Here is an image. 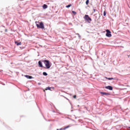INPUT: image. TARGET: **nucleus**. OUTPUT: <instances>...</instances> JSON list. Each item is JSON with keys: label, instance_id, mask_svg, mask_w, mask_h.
Here are the masks:
<instances>
[{"label": "nucleus", "instance_id": "f257e3e1", "mask_svg": "<svg viewBox=\"0 0 130 130\" xmlns=\"http://www.w3.org/2000/svg\"><path fill=\"white\" fill-rule=\"evenodd\" d=\"M36 24L37 28H39L40 29H44V24H43V22L36 21Z\"/></svg>", "mask_w": 130, "mask_h": 130}, {"label": "nucleus", "instance_id": "f03ea898", "mask_svg": "<svg viewBox=\"0 0 130 130\" xmlns=\"http://www.w3.org/2000/svg\"><path fill=\"white\" fill-rule=\"evenodd\" d=\"M84 19L85 21H87L88 23H91V22H92V19H91L88 15H85L84 17Z\"/></svg>", "mask_w": 130, "mask_h": 130}, {"label": "nucleus", "instance_id": "7ed1b4c3", "mask_svg": "<svg viewBox=\"0 0 130 130\" xmlns=\"http://www.w3.org/2000/svg\"><path fill=\"white\" fill-rule=\"evenodd\" d=\"M44 62L46 67L47 69H50V67H51L50 66V63H49V61L47 60H44Z\"/></svg>", "mask_w": 130, "mask_h": 130}, {"label": "nucleus", "instance_id": "20e7f679", "mask_svg": "<svg viewBox=\"0 0 130 130\" xmlns=\"http://www.w3.org/2000/svg\"><path fill=\"white\" fill-rule=\"evenodd\" d=\"M94 13H96V14L94 15V16L95 17V19H97V16L99 15V11L95 9H93V12H92V14H94Z\"/></svg>", "mask_w": 130, "mask_h": 130}, {"label": "nucleus", "instance_id": "39448f33", "mask_svg": "<svg viewBox=\"0 0 130 130\" xmlns=\"http://www.w3.org/2000/svg\"><path fill=\"white\" fill-rule=\"evenodd\" d=\"M106 32H107L106 34V36L107 37H111L112 35H111V32L110 31V30H109V29H107Z\"/></svg>", "mask_w": 130, "mask_h": 130}, {"label": "nucleus", "instance_id": "423d86ee", "mask_svg": "<svg viewBox=\"0 0 130 130\" xmlns=\"http://www.w3.org/2000/svg\"><path fill=\"white\" fill-rule=\"evenodd\" d=\"M106 89H107L108 90H112L113 88L111 86H108L106 87Z\"/></svg>", "mask_w": 130, "mask_h": 130}, {"label": "nucleus", "instance_id": "0eeeda50", "mask_svg": "<svg viewBox=\"0 0 130 130\" xmlns=\"http://www.w3.org/2000/svg\"><path fill=\"white\" fill-rule=\"evenodd\" d=\"M101 94H102V95H106V96H108V95H110V93H109L103 92H101Z\"/></svg>", "mask_w": 130, "mask_h": 130}, {"label": "nucleus", "instance_id": "6e6552de", "mask_svg": "<svg viewBox=\"0 0 130 130\" xmlns=\"http://www.w3.org/2000/svg\"><path fill=\"white\" fill-rule=\"evenodd\" d=\"M38 63H39V66L40 68H43V66L42 65V63H41V61H39L38 62Z\"/></svg>", "mask_w": 130, "mask_h": 130}, {"label": "nucleus", "instance_id": "1a4fd4ad", "mask_svg": "<svg viewBox=\"0 0 130 130\" xmlns=\"http://www.w3.org/2000/svg\"><path fill=\"white\" fill-rule=\"evenodd\" d=\"M25 77L27 79H33V77H32V76H30L29 75H25Z\"/></svg>", "mask_w": 130, "mask_h": 130}, {"label": "nucleus", "instance_id": "9d476101", "mask_svg": "<svg viewBox=\"0 0 130 130\" xmlns=\"http://www.w3.org/2000/svg\"><path fill=\"white\" fill-rule=\"evenodd\" d=\"M47 8H48V7L47 6V5L46 4H44L43 6V8L45 10V9H47Z\"/></svg>", "mask_w": 130, "mask_h": 130}, {"label": "nucleus", "instance_id": "9b49d317", "mask_svg": "<svg viewBox=\"0 0 130 130\" xmlns=\"http://www.w3.org/2000/svg\"><path fill=\"white\" fill-rule=\"evenodd\" d=\"M15 43L16 44V45H17V46H19V45H21V44H22V43H18V42H15Z\"/></svg>", "mask_w": 130, "mask_h": 130}, {"label": "nucleus", "instance_id": "f8f14e48", "mask_svg": "<svg viewBox=\"0 0 130 130\" xmlns=\"http://www.w3.org/2000/svg\"><path fill=\"white\" fill-rule=\"evenodd\" d=\"M106 79H107L108 80H114V79L113 78H107V77H106Z\"/></svg>", "mask_w": 130, "mask_h": 130}, {"label": "nucleus", "instance_id": "ddd939ff", "mask_svg": "<svg viewBox=\"0 0 130 130\" xmlns=\"http://www.w3.org/2000/svg\"><path fill=\"white\" fill-rule=\"evenodd\" d=\"M50 89H51L50 87H47L46 88L45 90H50Z\"/></svg>", "mask_w": 130, "mask_h": 130}, {"label": "nucleus", "instance_id": "4468645a", "mask_svg": "<svg viewBox=\"0 0 130 130\" xmlns=\"http://www.w3.org/2000/svg\"><path fill=\"white\" fill-rule=\"evenodd\" d=\"M85 3H86V5H89V0H86Z\"/></svg>", "mask_w": 130, "mask_h": 130}, {"label": "nucleus", "instance_id": "2eb2a0df", "mask_svg": "<svg viewBox=\"0 0 130 130\" xmlns=\"http://www.w3.org/2000/svg\"><path fill=\"white\" fill-rule=\"evenodd\" d=\"M72 7V4H70V5L67 6H66V8H70V7Z\"/></svg>", "mask_w": 130, "mask_h": 130}, {"label": "nucleus", "instance_id": "dca6fc26", "mask_svg": "<svg viewBox=\"0 0 130 130\" xmlns=\"http://www.w3.org/2000/svg\"><path fill=\"white\" fill-rule=\"evenodd\" d=\"M43 75L44 76H47V73H46V72H43Z\"/></svg>", "mask_w": 130, "mask_h": 130}, {"label": "nucleus", "instance_id": "f3484780", "mask_svg": "<svg viewBox=\"0 0 130 130\" xmlns=\"http://www.w3.org/2000/svg\"><path fill=\"white\" fill-rule=\"evenodd\" d=\"M72 13H73V14H74V15H77V12H76L75 11H72Z\"/></svg>", "mask_w": 130, "mask_h": 130}, {"label": "nucleus", "instance_id": "a211bd4d", "mask_svg": "<svg viewBox=\"0 0 130 130\" xmlns=\"http://www.w3.org/2000/svg\"><path fill=\"white\" fill-rule=\"evenodd\" d=\"M69 127H70V126H66V127H64L63 128V129H67V128H69Z\"/></svg>", "mask_w": 130, "mask_h": 130}, {"label": "nucleus", "instance_id": "6ab92c4d", "mask_svg": "<svg viewBox=\"0 0 130 130\" xmlns=\"http://www.w3.org/2000/svg\"><path fill=\"white\" fill-rule=\"evenodd\" d=\"M103 15L104 16H106V12L105 11L104 12Z\"/></svg>", "mask_w": 130, "mask_h": 130}, {"label": "nucleus", "instance_id": "aec40b11", "mask_svg": "<svg viewBox=\"0 0 130 130\" xmlns=\"http://www.w3.org/2000/svg\"><path fill=\"white\" fill-rule=\"evenodd\" d=\"M73 98H74L75 99H76V98H77V95H74L73 96Z\"/></svg>", "mask_w": 130, "mask_h": 130}, {"label": "nucleus", "instance_id": "412c9836", "mask_svg": "<svg viewBox=\"0 0 130 130\" xmlns=\"http://www.w3.org/2000/svg\"><path fill=\"white\" fill-rule=\"evenodd\" d=\"M62 129H63V128H61L59 129V130H62Z\"/></svg>", "mask_w": 130, "mask_h": 130}, {"label": "nucleus", "instance_id": "4be33fe9", "mask_svg": "<svg viewBox=\"0 0 130 130\" xmlns=\"http://www.w3.org/2000/svg\"><path fill=\"white\" fill-rule=\"evenodd\" d=\"M44 92H45V90H44Z\"/></svg>", "mask_w": 130, "mask_h": 130}, {"label": "nucleus", "instance_id": "5701e85b", "mask_svg": "<svg viewBox=\"0 0 130 130\" xmlns=\"http://www.w3.org/2000/svg\"><path fill=\"white\" fill-rule=\"evenodd\" d=\"M57 130H58V129H57Z\"/></svg>", "mask_w": 130, "mask_h": 130}, {"label": "nucleus", "instance_id": "b1692460", "mask_svg": "<svg viewBox=\"0 0 130 130\" xmlns=\"http://www.w3.org/2000/svg\"><path fill=\"white\" fill-rule=\"evenodd\" d=\"M129 128H130V127H129Z\"/></svg>", "mask_w": 130, "mask_h": 130}]
</instances>
